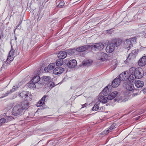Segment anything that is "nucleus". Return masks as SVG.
I'll use <instances>...</instances> for the list:
<instances>
[{
	"label": "nucleus",
	"mask_w": 146,
	"mask_h": 146,
	"mask_svg": "<svg viewBox=\"0 0 146 146\" xmlns=\"http://www.w3.org/2000/svg\"><path fill=\"white\" fill-rule=\"evenodd\" d=\"M29 102L27 101H24L21 104L15 106L12 109V113L15 116L21 115L24 113L25 110L29 107Z\"/></svg>",
	"instance_id": "1"
},
{
	"label": "nucleus",
	"mask_w": 146,
	"mask_h": 146,
	"mask_svg": "<svg viewBox=\"0 0 146 146\" xmlns=\"http://www.w3.org/2000/svg\"><path fill=\"white\" fill-rule=\"evenodd\" d=\"M129 72L130 82H133L135 79L141 78L143 75V70L141 68H135L134 67H132L129 69Z\"/></svg>",
	"instance_id": "2"
},
{
	"label": "nucleus",
	"mask_w": 146,
	"mask_h": 146,
	"mask_svg": "<svg viewBox=\"0 0 146 146\" xmlns=\"http://www.w3.org/2000/svg\"><path fill=\"white\" fill-rule=\"evenodd\" d=\"M19 96H21L25 100L28 102V101H30L33 98V96L31 94V93L26 91H23L21 93Z\"/></svg>",
	"instance_id": "3"
},
{
	"label": "nucleus",
	"mask_w": 146,
	"mask_h": 146,
	"mask_svg": "<svg viewBox=\"0 0 146 146\" xmlns=\"http://www.w3.org/2000/svg\"><path fill=\"white\" fill-rule=\"evenodd\" d=\"M119 78L121 81H124L128 79L130 81V74L129 72H128L126 71L124 72L123 73H122L119 75Z\"/></svg>",
	"instance_id": "4"
},
{
	"label": "nucleus",
	"mask_w": 146,
	"mask_h": 146,
	"mask_svg": "<svg viewBox=\"0 0 146 146\" xmlns=\"http://www.w3.org/2000/svg\"><path fill=\"white\" fill-rule=\"evenodd\" d=\"M21 83H19L17 86H14L12 89H10L9 91H7L6 93L3 94L2 96L0 97V99L5 97L8 95L10 94L11 93L15 91L17 89L20 87L21 84Z\"/></svg>",
	"instance_id": "5"
},
{
	"label": "nucleus",
	"mask_w": 146,
	"mask_h": 146,
	"mask_svg": "<svg viewBox=\"0 0 146 146\" xmlns=\"http://www.w3.org/2000/svg\"><path fill=\"white\" fill-rule=\"evenodd\" d=\"M107 57V54L102 52H98L97 54L96 58L99 60L104 61L106 59Z\"/></svg>",
	"instance_id": "6"
},
{
	"label": "nucleus",
	"mask_w": 146,
	"mask_h": 146,
	"mask_svg": "<svg viewBox=\"0 0 146 146\" xmlns=\"http://www.w3.org/2000/svg\"><path fill=\"white\" fill-rule=\"evenodd\" d=\"M104 47V44L101 43L95 44L94 45H92V49L94 50H102Z\"/></svg>",
	"instance_id": "7"
},
{
	"label": "nucleus",
	"mask_w": 146,
	"mask_h": 146,
	"mask_svg": "<svg viewBox=\"0 0 146 146\" xmlns=\"http://www.w3.org/2000/svg\"><path fill=\"white\" fill-rule=\"evenodd\" d=\"M123 46L125 49L129 50L133 46L132 42L130 39H126L124 42Z\"/></svg>",
	"instance_id": "8"
},
{
	"label": "nucleus",
	"mask_w": 146,
	"mask_h": 146,
	"mask_svg": "<svg viewBox=\"0 0 146 146\" xmlns=\"http://www.w3.org/2000/svg\"><path fill=\"white\" fill-rule=\"evenodd\" d=\"M115 48V45L113 42L108 45L106 49V51L108 53H110L113 52Z\"/></svg>",
	"instance_id": "9"
},
{
	"label": "nucleus",
	"mask_w": 146,
	"mask_h": 146,
	"mask_svg": "<svg viewBox=\"0 0 146 146\" xmlns=\"http://www.w3.org/2000/svg\"><path fill=\"white\" fill-rule=\"evenodd\" d=\"M108 100H109L108 97L107 98L100 94L98 96V101L102 103L105 104L106 103Z\"/></svg>",
	"instance_id": "10"
},
{
	"label": "nucleus",
	"mask_w": 146,
	"mask_h": 146,
	"mask_svg": "<svg viewBox=\"0 0 146 146\" xmlns=\"http://www.w3.org/2000/svg\"><path fill=\"white\" fill-rule=\"evenodd\" d=\"M11 49L9 52V55H8V59H11V60H13L15 56V50L13 48V46L11 45Z\"/></svg>",
	"instance_id": "11"
},
{
	"label": "nucleus",
	"mask_w": 146,
	"mask_h": 146,
	"mask_svg": "<svg viewBox=\"0 0 146 146\" xmlns=\"http://www.w3.org/2000/svg\"><path fill=\"white\" fill-rule=\"evenodd\" d=\"M120 80L119 78L116 77L113 81L111 86L113 87H117L120 85Z\"/></svg>",
	"instance_id": "12"
},
{
	"label": "nucleus",
	"mask_w": 146,
	"mask_h": 146,
	"mask_svg": "<svg viewBox=\"0 0 146 146\" xmlns=\"http://www.w3.org/2000/svg\"><path fill=\"white\" fill-rule=\"evenodd\" d=\"M125 85L124 86L125 88L129 91H132L134 89V86L133 84L129 82H127L125 83Z\"/></svg>",
	"instance_id": "13"
},
{
	"label": "nucleus",
	"mask_w": 146,
	"mask_h": 146,
	"mask_svg": "<svg viewBox=\"0 0 146 146\" xmlns=\"http://www.w3.org/2000/svg\"><path fill=\"white\" fill-rule=\"evenodd\" d=\"M77 62L75 59L69 60L68 64V66L70 68H74L77 65Z\"/></svg>",
	"instance_id": "14"
},
{
	"label": "nucleus",
	"mask_w": 146,
	"mask_h": 146,
	"mask_svg": "<svg viewBox=\"0 0 146 146\" xmlns=\"http://www.w3.org/2000/svg\"><path fill=\"white\" fill-rule=\"evenodd\" d=\"M64 70V69L61 67L56 68L53 70V73L55 74L58 75L62 73Z\"/></svg>",
	"instance_id": "15"
},
{
	"label": "nucleus",
	"mask_w": 146,
	"mask_h": 146,
	"mask_svg": "<svg viewBox=\"0 0 146 146\" xmlns=\"http://www.w3.org/2000/svg\"><path fill=\"white\" fill-rule=\"evenodd\" d=\"M146 64V56H143L138 61L139 65L141 66H144Z\"/></svg>",
	"instance_id": "16"
},
{
	"label": "nucleus",
	"mask_w": 146,
	"mask_h": 146,
	"mask_svg": "<svg viewBox=\"0 0 146 146\" xmlns=\"http://www.w3.org/2000/svg\"><path fill=\"white\" fill-rule=\"evenodd\" d=\"M100 104L99 103H96L94 105L93 108L92 109V110L93 111H97L99 110H104L105 109V108L103 106L100 107Z\"/></svg>",
	"instance_id": "17"
},
{
	"label": "nucleus",
	"mask_w": 146,
	"mask_h": 146,
	"mask_svg": "<svg viewBox=\"0 0 146 146\" xmlns=\"http://www.w3.org/2000/svg\"><path fill=\"white\" fill-rule=\"evenodd\" d=\"M90 47V45H84L77 48L76 49V50L79 52H82L88 49Z\"/></svg>",
	"instance_id": "18"
},
{
	"label": "nucleus",
	"mask_w": 146,
	"mask_h": 146,
	"mask_svg": "<svg viewBox=\"0 0 146 146\" xmlns=\"http://www.w3.org/2000/svg\"><path fill=\"white\" fill-rule=\"evenodd\" d=\"M67 56V53L65 51H60L57 54V56L62 59L65 58Z\"/></svg>",
	"instance_id": "19"
},
{
	"label": "nucleus",
	"mask_w": 146,
	"mask_h": 146,
	"mask_svg": "<svg viewBox=\"0 0 146 146\" xmlns=\"http://www.w3.org/2000/svg\"><path fill=\"white\" fill-rule=\"evenodd\" d=\"M108 87H110V86H108L105 87L102 91V94L103 95L105 96H107L110 93V89L108 88Z\"/></svg>",
	"instance_id": "20"
},
{
	"label": "nucleus",
	"mask_w": 146,
	"mask_h": 146,
	"mask_svg": "<svg viewBox=\"0 0 146 146\" xmlns=\"http://www.w3.org/2000/svg\"><path fill=\"white\" fill-rule=\"evenodd\" d=\"M47 97V96L45 95L44 96L40 101H39L37 104H36V106H37L39 107L41 106L43 104L45 100V98Z\"/></svg>",
	"instance_id": "21"
},
{
	"label": "nucleus",
	"mask_w": 146,
	"mask_h": 146,
	"mask_svg": "<svg viewBox=\"0 0 146 146\" xmlns=\"http://www.w3.org/2000/svg\"><path fill=\"white\" fill-rule=\"evenodd\" d=\"M91 63V60H89L86 59L84 60L82 62V65L84 66H90Z\"/></svg>",
	"instance_id": "22"
},
{
	"label": "nucleus",
	"mask_w": 146,
	"mask_h": 146,
	"mask_svg": "<svg viewBox=\"0 0 146 146\" xmlns=\"http://www.w3.org/2000/svg\"><path fill=\"white\" fill-rule=\"evenodd\" d=\"M55 66V64L54 63H52L49 65L47 67H45L44 70L45 72H49V70L53 69Z\"/></svg>",
	"instance_id": "23"
},
{
	"label": "nucleus",
	"mask_w": 146,
	"mask_h": 146,
	"mask_svg": "<svg viewBox=\"0 0 146 146\" xmlns=\"http://www.w3.org/2000/svg\"><path fill=\"white\" fill-rule=\"evenodd\" d=\"M42 84H46L49 82V80L51 79V78L50 76H43L42 77Z\"/></svg>",
	"instance_id": "24"
},
{
	"label": "nucleus",
	"mask_w": 146,
	"mask_h": 146,
	"mask_svg": "<svg viewBox=\"0 0 146 146\" xmlns=\"http://www.w3.org/2000/svg\"><path fill=\"white\" fill-rule=\"evenodd\" d=\"M135 84L136 87L138 88L142 87L143 86V82L141 80H137L135 81Z\"/></svg>",
	"instance_id": "25"
},
{
	"label": "nucleus",
	"mask_w": 146,
	"mask_h": 146,
	"mask_svg": "<svg viewBox=\"0 0 146 146\" xmlns=\"http://www.w3.org/2000/svg\"><path fill=\"white\" fill-rule=\"evenodd\" d=\"M40 79V77L38 75L35 76L33 77L31 80V82L36 84L39 81Z\"/></svg>",
	"instance_id": "26"
},
{
	"label": "nucleus",
	"mask_w": 146,
	"mask_h": 146,
	"mask_svg": "<svg viewBox=\"0 0 146 146\" xmlns=\"http://www.w3.org/2000/svg\"><path fill=\"white\" fill-rule=\"evenodd\" d=\"M117 94V92L116 91L114 92L111 93L108 96V99L110 100H111L113 99Z\"/></svg>",
	"instance_id": "27"
},
{
	"label": "nucleus",
	"mask_w": 146,
	"mask_h": 146,
	"mask_svg": "<svg viewBox=\"0 0 146 146\" xmlns=\"http://www.w3.org/2000/svg\"><path fill=\"white\" fill-rule=\"evenodd\" d=\"M113 42L115 45V47H118L121 44L122 41L120 39H118L116 40Z\"/></svg>",
	"instance_id": "28"
},
{
	"label": "nucleus",
	"mask_w": 146,
	"mask_h": 146,
	"mask_svg": "<svg viewBox=\"0 0 146 146\" xmlns=\"http://www.w3.org/2000/svg\"><path fill=\"white\" fill-rule=\"evenodd\" d=\"M113 129V128H112L111 126H110L107 130H104L103 132H102L101 134L102 135H106L108 133H109Z\"/></svg>",
	"instance_id": "29"
},
{
	"label": "nucleus",
	"mask_w": 146,
	"mask_h": 146,
	"mask_svg": "<svg viewBox=\"0 0 146 146\" xmlns=\"http://www.w3.org/2000/svg\"><path fill=\"white\" fill-rule=\"evenodd\" d=\"M63 63V61L60 58L58 59L56 62V65L58 66H61Z\"/></svg>",
	"instance_id": "30"
},
{
	"label": "nucleus",
	"mask_w": 146,
	"mask_h": 146,
	"mask_svg": "<svg viewBox=\"0 0 146 146\" xmlns=\"http://www.w3.org/2000/svg\"><path fill=\"white\" fill-rule=\"evenodd\" d=\"M115 101L119 102L121 101V102H125L126 100L125 99H123V98L121 96H119L117 97L114 99Z\"/></svg>",
	"instance_id": "31"
},
{
	"label": "nucleus",
	"mask_w": 146,
	"mask_h": 146,
	"mask_svg": "<svg viewBox=\"0 0 146 146\" xmlns=\"http://www.w3.org/2000/svg\"><path fill=\"white\" fill-rule=\"evenodd\" d=\"M30 83H29L28 84V86L29 88H35L36 87V83H34L33 82H31V81L30 82Z\"/></svg>",
	"instance_id": "32"
},
{
	"label": "nucleus",
	"mask_w": 146,
	"mask_h": 146,
	"mask_svg": "<svg viewBox=\"0 0 146 146\" xmlns=\"http://www.w3.org/2000/svg\"><path fill=\"white\" fill-rule=\"evenodd\" d=\"M76 51V50L74 49H70L68 50L66 52L68 54H72L75 52Z\"/></svg>",
	"instance_id": "33"
},
{
	"label": "nucleus",
	"mask_w": 146,
	"mask_h": 146,
	"mask_svg": "<svg viewBox=\"0 0 146 146\" xmlns=\"http://www.w3.org/2000/svg\"><path fill=\"white\" fill-rule=\"evenodd\" d=\"M48 85L50 88H52L54 86V84L53 82L49 81Z\"/></svg>",
	"instance_id": "34"
},
{
	"label": "nucleus",
	"mask_w": 146,
	"mask_h": 146,
	"mask_svg": "<svg viewBox=\"0 0 146 146\" xmlns=\"http://www.w3.org/2000/svg\"><path fill=\"white\" fill-rule=\"evenodd\" d=\"M131 40V42H132V43H135L136 42V38L135 37H133L132 38H129Z\"/></svg>",
	"instance_id": "35"
},
{
	"label": "nucleus",
	"mask_w": 146,
	"mask_h": 146,
	"mask_svg": "<svg viewBox=\"0 0 146 146\" xmlns=\"http://www.w3.org/2000/svg\"><path fill=\"white\" fill-rule=\"evenodd\" d=\"M13 60H11L8 59V57L6 61L5 62V64H9Z\"/></svg>",
	"instance_id": "36"
},
{
	"label": "nucleus",
	"mask_w": 146,
	"mask_h": 146,
	"mask_svg": "<svg viewBox=\"0 0 146 146\" xmlns=\"http://www.w3.org/2000/svg\"><path fill=\"white\" fill-rule=\"evenodd\" d=\"M135 51H136V50H134L132 51V52L129 54L128 58L127 59V61L128 60V59L130 57V56L132 54H133V55H135Z\"/></svg>",
	"instance_id": "37"
},
{
	"label": "nucleus",
	"mask_w": 146,
	"mask_h": 146,
	"mask_svg": "<svg viewBox=\"0 0 146 146\" xmlns=\"http://www.w3.org/2000/svg\"><path fill=\"white\" fill-rule=\"evenodd\" d=\"M6 121V119L4 118H2L0 119V123H4Z\"/></svg>",
	"instance_id": "38"
},
{
	"label": "nucleus",
	"mask_w": 146,
	"mask_h": 146,
	"mask_svg": "<svg viewBox=\"0 0 146 146\" xmlns=\"http://www.w3.org/2000/svg\"><path fill=\"white\" fill-rule=\"evenodd\" d=\"M116 124L115 123H113L110 126L112 128H113V129L114 128H115L116 127Z\"/></svg>",
	"instance_id": "39"
},
{
	"label": "nucleus",
	"mask_w": 146,
	"mask_h": 146,
	"mask_svg": "<svg viewBox=\"0 0 146 146\" xmlns=\"http://www.w3.org/2000/svg\"><path fill=\"white\" fill-rule=\"evenodd\" d=\"M64 4L63 3H59V5H57L58 7H62V6L64 5Z\"/></svg>",
	"instance_id": "40"
},
{
	"label": "nucleus",
	"mask_w": 146,
	"mask_h": 146,
	"mask_svg": "<svg viewBox=\"0 0 146 146\" xmlns=\"http://www.w3.org/2000/svg\"><path fill=\"white\" fill-rule=\"evenodd\" d=\"M138 94V93H133L131 94L132 96L133 97H134L136 96H137Z\"/></svg>",
	"instance_id": "41"
},
{
	"label": "nucleus",
	"mask_w": 146,
	"mask_h": 146,
	"mask_svg": "<svg viewBox=\"0 0 146 146\" xmlns=\"http://www.w3.org/2000/svg\"><path fill=\"white\" fill-rule=\"evenodd\" d=\"M146 48V47H143V46H141L139 50V51H142L143 50H144L145 48Z\"/></svg>",
	"instance_id": "42"
},
{
	"label": "nucleus",
	"mask_w": 146,
	"mask_h": 146,
	"mask_svg": "<svg viewBox=\"0 0 146 146\" xmlns=\"http://www.w3.org/2000/svg\"><path fill=\"white\" fill-rule=\"evenodd\" d=\"M88 104L87 103H85L84 104L82 105V108H83L84 107H85L87 106H88Z\"/></svg>",
	"instance_id": "43"
},
{
	"label": "nucleus",
	"mask_w": 146,
	"mask_h": 146,
	"mask_svg": "<svg viewBox=\"0 0 146 146\" xmlns=\"http://www.w3.org/2000/svg\"><path fill=\"white\" fill-rule=\"evenodd\" d=\"M143 92H146V89H144L143 90Z\"/></svg>",
	"instance_id": "44"
},
{
	"label": "nucleus",
	"mask_w": 146,
	"mask_h": 146,
	"mask_svg": "<svg viewBox=\"0 0 146 146\" xmlns=\"http://www.w3.org/2000/svg\"><path fill=\"white\" fill-rule=\"evenodd\" d=\"M15 40L16 41V42H17L16 40H17V37L16 36H15Z\"/></svg>",
	"instance_id": "45"
},
{
	"label": "nucleus",
	"mask_w": 146,
	"mask_h": 146,
	"mask_svg": "<svg viewBox=\"0 0 146 146\" xmlns=\"http://www.w3.org/2000/svg\"><path fill=\"white\" fill-rule=\"evenodd\" d=\"M140 117V116H139V117H137V119H139Z\"/></svg>",
	"instance_id": "46"
},
{
	"label": "nucleus",
	"mask_w": 146,
	"mask_h": 146,
	"mask_svg": "<svg viewBox=\"0 0 146 146\" xmlns=\"http://www.w3.org/2000/svg\"><path fill=\"white\" fill-rule=\"evenodd\" d=\"M4 64H3L2 66V67H4Z\"/></svg>",
	"instance_id": "47"
},
{
	"label": "nucleus",
	"mask_w": 146,
	"mask_h": 146,
	"mask_svg": "<svg viewBox=\"0 0 146 146\" xmlns=\"http://www.w3.org/2000/svg\"><path fill=\"white\" fill-rule=\"evenodd\" d=\"M19 25H17V27H19Z\"/></svg>",
	"instance_id": "48"
}]
</instances>
